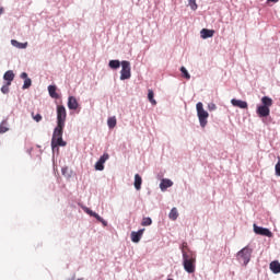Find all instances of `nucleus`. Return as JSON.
<instances>
[{
	"label": "nucleus",
	"mask_w": 280,
	"mask_h": 280,
	"mask_svg": "<svg viewBox=\"0 0 280 280\" xmlns=\"http://www.w3.org/2000/svg\"><path fill=\"white\" fill-rule=\"evenodd\" d=\"M183 266L188 275H194V272H196V252H188V254L184 253Z\"/></svg>",
	"instance_id": "1"
},
{
	"label": "nucleus",
	"mask_w": 280,
	"mask_h": 280,
	"mask_svg": "<svg viewBox=\"0 0 280 280\" xmlns=\"http://www.w3.org/2000/svg\"><path fill=\"white\" fill-rule=\"evenodd\" d=\"M197 117L199 119V124L201 128H206L209 119V112L205 110V107L202 105V102L197 103Z\"/></svg>",
	"instance_id": "2"
},
{
	"label": "nucleus",
	"mask_w": 280,
	"mask_h": 280,
	"mask_svg": "<svg viewBox=\"0 0 280 280\" xmlns=\"http://www.w3.org/2000/svg\"><path fill=\"white\" fill-rule=\"evenodd\" d=\"M252 255H253V249H250V247L246 246L237 253L236 259L241 264H243V266H248Z\"/></svg>",
	"instance_id": "3"
},
{
	"label": "nucleus",
	"mask_w": 280,
	"mask_h": 280,
	"mask_svg": "<svg viewBox=\"0 0 280 280\" xmlns=\"http://www.w3.org/2000/svg\"><path fill=\"white\" fill-rule=\"evenodd\" d=\"M120 80H130L132 73L130 72V61H121Z\"/></svg>",
	"instance_id": "4"
},
{
	"label": "nucleus",
	"mask_w": 280,
	"mask_h": 280,
	"mask_svg": "<svg viewBox=\"0 0 280 280\" xmlns=\"http://www.w3.org/2000/svg\"><path fill=\"white\" fill-rule=\"evenodd\" d=\"M67 121V108L63 105L57 106V126H65Z\"/></svg>",
	"instance_id": "5"
},
{
	"label": "nucleus",
	"mask_w": 280,
	"mask_h": 280,
	"mask_svg": "<svg viewBox=\"0 0 280 280\" xmlns=\"http://www.w3.org/2000/svg\"><path fill=\"white\" fill-rule=\"evenodd\" d=\"M254 232L256 233V235L272 237V232L270 230H268L267 228L257 226V224H254Z\"/></svg>",
	"instance_id": "6"
},
{
	"label": "nucleus",
	"mask_w": 280,
	"mask_h": 280,
	"mask_svg": "<svg viewBox=\"0 0 280 280\" xmlns=\"http://www.w3.org/2000/svg\"><path fill=\"white\" fill-rule=\"evenodd\" d=\"M144 231L145 229H141L138 232H131V242H133V244H139V242H141V237H143Z\"/></svg>",
	"instance_id": "7"
},
{
	"label": "nucleus",
	"mask_w": 280,
	"mask_h": 280,
	"mask_svg": "<svg viewBox=\"0 0 280 280\" xmlns=\"http://www.w3.org/2000/svg\"><path fill=\"white\" fill-rule=\"evenodd\" d=\"M256 113L258 117H268L270 115V108L264 105H260L257 107Z\"/></svg>",
	"instance_id": "8"
},
{
	"label": "nucleus",
	"mask_w": 280,
	"mask_h": 280,
	"mask_svg": "<svg viewBox=\"0 0 280 280\" xmlns=\"http://www.w3.org/2000/svg\"><path fill=\"white\" fill-rule=\"evenodd\" d=\"M231 104H232V106H235L236 108H248V103L246 101L232 98Z\"/></svg>",
	"instance_id": "9"
},
{
	"label": "nucleus",
	"mask_w": 280,
	"mask_h": 280,
	"mask_svg": "<svg viewBox=\"0 0 280 280\" xmlns=\"http://www.w3.org/2000/svg\"><path fill=\"white\" fill-rule=\"evenodd\" d=\"M63 130H65V126L63 125H57V127L54 130L52 139L51 140L61 139Z\"/></svg>",
	"instance_id": "10"
},
{
	"label": "nucleus",
	"mask_w": 280,
	"mask_h": 280,
	"mask_svg": "<svg viewBox=\"0 0 280 280\" xmlns=\"http://www.w3.org/2000/svg\"><path fill=\"white\" fill-rule=\"evenodd\" d=\"M78 106H80V104L78 103V100L74 96H69L68 98L69 110H78Z\"/></svg>",
	"instance_id": "11"
},
{
	"label": "nucleus",
	"mask_w": 280,
	"mask_h": 280,
	"mask_svg": "<svg viewBox=\"0 0 280 280\" xmlns=\"http://www.w3.org/2000/svg\"><path fill=\"white\" fill-rule=\"evenodd\" d=\"M65 145H67V142L62 140V138H56L55 140H51L52 150H56V148H65Z\"/></svg>",
	"instance_id": "12"
},
{
	"label": "nucleus",
	"mask_w": 280,
	"mask_h": 280,
	"mask_svg": "<svg viewBox=\"0 0 280 280\" xmlns=\"http://www.w3.org/2000/svg\"><path fill=\"white\" fill-rule=\"evenodd\" d=\"M201 38L207 39V38H213V34H215V31L209 30V28H202L200 31Z\"/></svg>",
	"instance_id": "13"
},
{
	"label": "nucleus",
	"mask_w": 280,
	"mask_h": 280,
	"mask_svg": "<svg viewBox=\"0 0 280 280\" xmlns=\"http://www.w3.org/2000/svg\"><path fill=\"white\" fill-rule=\"evenodd\" d=\"M3 80H5L8 86H10L12 84V81L14 80V71L8 70L3 75Z\"/></svg>",
	"instance_id": "14"
},
{
	"label": "nucleus",
	"mask_w": 280,
	"mask_h": 280,
	"mask_svg": "<svg viewBox=\"0 0 280 280\" xmlns=\"http://www.w3.org/2000/svg\"><path fill=\"white\" fill-rule=\"evenodd\" d=\"M172 185H174L173 180L162 179L160 184V189H162V191H165L166 189H168V187H172Z\"/></svg>",
	"instance_id": "15"
},
{
	"label": "nucleus",
	"mask_w": 280,
	"mask_h": 280,
	"mask_svg": "<svg viewBox=\"0 0 280 280\" xmlns=\"http://www.w3.org/2000/svg\"><path fill=\"white\" fill-rule=\"evenodd\" d=\"M270 270L273 275H279L280 272V264L279 261L275 260L270 262Z\"/></svg>",
	"instance_id": "16"
},
{
	"label": "nucleus",
	"mask_w": 280,
	"mask_h": 280,
	"mask_svg": "<svg viewBox=\"0 0 280 280\" xmlns=\"http://www.w3.org/2000/svg\"><path fill=\"white\" fill-rule=\"evenodd\" d=\"M11 45H13V47H16L18 49H27V43H21L16 39H12Z\"/></svg>",
	"instance_id": "17"
},
{
	"label": "nucleus",
	"mask_w": 280,
	"mask_h": 280,
	"mask_svg": "<svg viewBox=\"0 0 280 280\" xmlns=\"http://www.w3.org/2000/svg\"><path fill=\"white\" fill-rule=\"evenodd\" d=\"M57 89L56 85H49L48 86V93L50 95V97H52V100H58L59 95L57 94Z\"/></svg>",
	"instance_id": "18"
},
{
	"label": "nucleus",
	"mask_w": 280,
	"mask_h": 280,
	"mask_svg": "<svg viewBox=\"0 0 280 280\" xmlns=\"http://www.w3.org/2000/svg\"><path fill=\"white\" fill-rule=\"evenodd\" d=\"M143 183V179L141 178V176L139 174L135 175V188L137 189V191H139L141 189V185Z\"/></svg>",
	"instance_id": "19"
},
{
	"label": "nucleus",
	"mask_w": 280,
	"mask_h": 280,
	"mask_svg": "<svg viewBox=\"0 0 280 280\" xmlns=\"http://www.w3.org/2000/svg\"><path fill=\"white\" fill-rule=\"evenodd\" d=\"M180 250H182L183 257H185V254L187 255L189 253H194L191 249H189V245L187 244V242H184L182 244Z\"/></svg>",
	"instance_id": "20"
},
{
	"label": "nucleus",
	"mask_w": 280,
	"mask_h": 280,
	"mask_svg": "<svg viewBox=\"0 0 280 280\" xmlns=\"http://www.w3.org/2000/svg\"><path fill=\"white\" fill-rule=\"evenodd\" d=\"M261 103H262V106H266V108H270V106H272V98L268 96H264L261 98Z\"/></svg>",
	"instance_id": "21"
},
{
	"label": "nucleus",
	"mask_w": 280,
	"mask_h": 280,
	"mask_svg": "<svg viewBox=\"0 0 280 280\" xmlns=\"http://www.w3.org/2000/svg\"><path fill=\"white\" fill-rule=\"evenodd\" d=\"M148 100L152 106H156V100H154V91L148 90Z\"/></svg>",
	"instance_id": "22"
},
{
	"label": "nucleus",
	"mask_w": 280,
	"mask_h": 280,
	"mask_svg": "<svg viewBox=\"0 0 280 280\" xmlns=\"http://www.w3.org/2000/svg\"><path fill=\"white\" fill-rule=\"evenodd\" d=\"M107 126H108V128H110V129L115 128V126H117V118H116L115 116L109 117V118L107 119Z\"/></svg>",
	"instance_id": "23"
},
{
	"label": "nucleus",
	"mask_w": 280,
	"mask_h": 280,
	"mask_svg": "<svg viewBox=\"0 0 280 280\" xmlns=\"http://www.w3.org/2000/svg\"><path fill=\"white\" fill-rule=\"evenodd\" d=\"M170 220H178V210L173 208L168 214Z\"/></svg>",
	"instance_id": "24"
},
{
	"label": "nucleus",
	"mask_w": 280,
	"mask_h": 280,
	"mask_svg": "<svg viewBox=\"0 0 280 280\" xmlns=\"http://www.w3.org/2000/svg\"><path fill=\"white\" fill-rule=\"evenodd\" d=\"M121 67V62L119 60H110L109 68L110 69H119Z\"/></svg>",
	"instance_id": "25"
},
{
	"label": "nucleus",
	"mask_w": 280,
	"mask_h": 280,
	"mask_svg": "<svg viewBox=\"0 0 280 280\" xmlns=\"http://www.w3.org/2000/svg\"><path fill=\"white\" fill-rule=\"evenodd\" d=\"M10 129L8 128V122L7 121H2L0 125V135H3L5 132H8Z\"/></svg>",
	"instance_id": "26"
},
{
	"label": "nucleus",
	"mask_w": 280,
	"mask_h": 280,
	"mask_svg": "<svg viewBox=\"0 0 280 280\" xmlns=\"http://www.w3.org/2000/svg\"><path fill=\"white\" fill-rule=\"evenodd\" d=\"M152 225V219L150 217H144L141 222V226H150Z\"/></svg>",
	"instance_id": "27"
},
{
	"label": "nucleus",
	"mask_w": 280,
	"mask_h": 280,
	"mask_svg": "<svg viewBox=\"0 0 280 280\" xmlns=\"http://www.w3.org/2000/svg\"><path fill=\"white\" fill-rule=\"evenodd\" d=\"M180 72L183 73V77H184L186 80H191V75H190L189 72L187 71V68H186V67H182V68H180Z\"/></svg>",
	"instance_id": "28"
},
{
	"label": "nucleus",
	"mask_w": 280,
	"mask_h": 280,
	"mask_svg": "<svg viewBox=\"0 0 280 280\" xmlns=\"http://www.w3.org/2000/svg\"><path fill=\"white\" fill-rule=\"evenodd\" d=\"M85 212L88 213V215H91L92 218H95L96 220H100V214H97V212H93V210L86 208Z\"/></svg>",
	"instance_id": "29"
},
{
	"label": "nucleus",
	"mask_w": 280,
	"mask_h": 280,
	"mask_svg": "<svg viewBox=\"0 0 280 280\" xmlns=\"http://www.w3.org/2000/svg\"><path fill=\"white\" fill-rule=\"evenodd\" d=\"M30 86H32V79H24V84L22 86L23 90L25 89H30Z\"/></svg>",
	"instance_id": "30"
},
{
	"label": "nucleus",
	"mask_w": 280,
	"mask_h": 280,
	"mask_svg": "<svg viewBox=\"0 0 280 280\" xmlns=\"http://www.w3.org/2000/svg\"><path fill=\"white\" fill-rule=\"evenodd\" d=\"M188 4L191 10L194 11L198 10V4L196 3V0H188Z\"/></svg>",
	"instance_id": "31"
},
{
	"label": "nucleus",
	"mask_w": 280,
	"mask_h": 280,
	"mask_svg": "<svg viewBox=\"0 0 280 280\" xmlns=\"http://www.w3.org/2000/svg\"><path fill=\"white\" fill-rule=\"evenodd\" d=\"M108 159H110V155H108V153H104L98 161L104 164L108 161Z\"/></svg>",
	"instance_id": "32"
},
{
	"label": "nucleus",
	"mask_w": 280,
	"mask_h": 280,
	"mask_svg": "<svg viewBox=\"0 0 280 280\" xmlns=\"http://www.w3.org/2000/svg\"><path fill=\"white\" fill-rule=\"evenodd\" d=\"M95 170H96L97 172H103V170H104V164H103V162L97 161L96 164H95Z\"/></svg>",
	"instance_id": "33"
},
{
	"label": "nucleus",
	"mask_w": 280,
	"mask_h": 280,
	"mask_svg": "<svg viewBox=\"0 0 280 280\" xmlns=\"http://www.w3.org/2000/svg\"><path fill=\"white\" fill-rule=\"evenodd\" d=\"M32 117L35 121H43V116L40 114H36L34 115V113H32Z\"/></svg>",
	"instance_id": "34"
},
{
	"label": "nucleus",
	"mask_w": 280,
	"mask_h": 280,
	"mask_svg": "<svg viewBox=\"0 0 280 280\" xmlns=\"http://www.w3.org/2000/svg\"><path fill=\"white\" fill-rule=\"evenodd\" d=\"M1 92L5 95L10 93V85L8 83L1 88Z\"/></svg>",
	"instance_id": "35"
},
{
	"label": "nucleus",
	"mask_w": 280,
	"mask_h": 280,
	"mask_svg": "<svg viewBox=\"0 0 280 280\" xmlns=\"http://www.w3.org/2000/svg\"><path fill=\"white\" fill-rule=\"evenodd\" d=\"M276 176H280V160L276 164Z\"/></svg>",
	"instance_id": "36"
},
{
	"label": "nucleus",
	"mask_w": 280,
	"mask_h": 280,
	"mask_svg": "<svg viewBox=\"0 0 280 280\" xmlns=\"http://www.w3.org/2000/svg\"><path fill=\"white\" fill-rule=\"evenodd\" d=\"M218 108L214 103L208 104V110H215Z\"/></svg>",
	"instance_id": "37"
},
{
	"label": "nucleus",
	"mask_w": 280,
	"mask_h": 280,
	"mask_svg": "<svg viewBox=\"0 0 280 280\" xmlns=\"http://www.w3.org/2000/svg\"><path fill=\"white\" fill-rule=\"evenodd\" d=\"M98 222H102V224L104 226H107L108 225V222H106V220H104L102 217H100V219H96Z\"/></svg>",
	"instance_id": "38"
},
{
	"label": "nucleus",
	"mask_w": 280,
	"mask_h": 280,
	"mask_svg": "<svg viewBox=\"0 0 280 280\" xmlns=\"http://www.w3.org/2000/svg\"><path fill=\"white\" fill-rule=\"evenodd\" d=\"M20 78H21L22 80H27V79H28L26 72H22L21 75H20Z\"/></svg>",
	"instance_id": "39"
},
{
	"label": "nucleus",
	"mask_w": 280,
	"mask_h": 280,
	"mask_svg": "<svg viewBox=\"0 0 280 280\" xmlns=\"http://www.w3.org/2000/svg\"><path fill=\"white\" fill-rule=\"evenodd\" d=\"M271 1V3H278L279 0H268Z\"/></svg>",
	"instance_id": "40"
},
{
	"label": "nucleus",
	"mask_w": 280,
	"mask_h": 280,
	"mask_svg": "<svg viewBox=\"0 0 280 280\" xmlns=\"http://www.w3.org/2000/svg\"><path fill=\"white\" fill-rule=\"evenodd\" d=\"M3 13V7L0 8V15Z\"/></svg>",
	"instance_id": "41"
}]
</instances>
